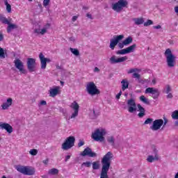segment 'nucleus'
Wrapping results in <instances>:
<instances>
[{
  "label": "nucleus",
  "mask_w": 178,
  "mask_h": 178,
  "mask_svg": "<svg viewBox=\"0 0 178 178\" xmlns=\"http://www.w3.org/2000/svg\"><path fill=\"white\" fill-rule=\"evenodd\" d=\"M7 24H8L7 33H10L12 31V30H15L18 28L17 25H16L15 24H12V23H10V22Z\"/></svg>",
  "instance_id": "obj_24"
},
{
  "label": "nucleus",
  "mask_w": 178,
  "mask_h": 178,
  "mask_svg": "<svg viewBox=\"0 0 178 178\" xmlns=\"http://www.w3.org/2000/svg\"><path fill=\"white\" fill-rule=\"evenodd\" d=\"M0 22L3 24H9L10 20L8 19V18L3 15H0Z\"/></svg>",
  "instance_id": "obj_27"
},
{
  "label": "nucleus",
  "mask_w": 178,
  "mask_h": 178,
  "mask_svg": "<svg viewBox=\"0 0 178 178\" xmlns=\"http://www.w3.org/2000/svg\"><path fill=\"white\" fill-rule=\"evenodd\" d=\"M4 3L6 6V10H7L8 13H10L12 12V6H10V4H9V3H8V1H5Z\"/></svg>",
  "instance_id": "obj_32"
},
{
  "label": "nucleus",
  "mask_w": 178,
  "mask_h": 178,
  "mask_svg": "<svg viewBox=\"0 0 178 178\" xmlns=\"http://www.w3.org/2000/svg\"><path fill=\"white\" fill-rule=\"evenodd\" d=\"M12 102H13V99L12 98L7 99L6 102L3 103L1 105V108L3 111H6V109H9L10 106H12Z\"/></svg>",
  "instance_id": "obj_21"
},
{
  "label": "nucleus",
  "mask_w": 178,
  "mask_h": 178,
  "mask_svg": "<svg viewBox=\"0 0 178 178\" xmlns=\"http://www.w3.org/2000/svg\"><path fill=\"white\" fill-rule=\"evenodd\" d=\"M86 91L90 95H98L100 93L99 90H98L94 82H88L87 83Z\"/></svg>",
  "instance_id": "obj_6"
},
{
  "label": "nucleus",
  "mask_w": 178,
  "mask_h": 178,
  "mask_svg": "<svg viewBox=\"0 0 178 178\" xmlns=\"http://www.w3.org/2000/svg\"><path fill=\"white\" fill-rule=\"evenodd\" d=\"M153 121H154V119H152V118H147L145 121L144 124H151V123H152Z\"/></svg>",
  "instance_id": "obj_40"
},
{
  "label": "nucleus",
  "mask_w": 178,
  "mask_h": 178,
  "mask_svg": "<svg viewBox=\"0 0 178 178\" xmlns=\"http://www.w3.org/2000/svg\"><path fill=\"white\" fill-rule=\"evenodd\" d=\"M132 76L134 77V79H138V80H140V79L141 77V76L138 73H134L132 74Z\"/></svg>",
  "instance_id": "obj_43"
},
{
  "label": "nucleus",
  "mask_w": 178,
  "mask_h": 178,
  "mask_svg": "<svg viewBox=\"0 0 178 178\" xmlns=\"http://www.w3.org/2000/svg\"><path fill=\"white\" fill-rule=\"evenodd\" d=\"M94 72H99V68L97 67H95Z\"/></svg>",
  "instance_id": "obj_58"
},
{
  "label": "nucleus",
  "mask_w": 178,
  "mask_h": 178,
  "mask_svg": "<svg viewBox=\"0 0 178 178\" xmlns=\"http://www.w3.org/2000/svg\"><path fill=\"white\" fill-rule=\"evenodd\" d=\"M162 26H161V25H157V26H153V29H155L156 30H159V29H161Z\"/></svg>",
  "instance_id": "obj_52"
},
{
  "label": "nucleus",
  "mask_w": 178,
  "mask_h": 178,
  "mask_svg": "<svg viewBox=\"0 0 178 178\" xmlns=\"http://www.w3.org/2000/svg\"><path fill=\"white\" fill-rule=\"evenodd\" d=\"M107 142L111 144V145H115V138L113 136H108L107 138Z\"/></svg>",
  "instance_id": "obj_33"
},
{
  "label": "nucleus",
  "mask_w": 178,
  "mask_h": 178,
  "mask_svg": "<svg viewBox=\"0 0 178 178\" xmlns=\"http://www.w3.org/2000/svg\"><path fill=\"white\" fill-rule=\"evenodd\" d=\"M175 178H178V172H177V174L175 175Z\"/></svg>",
  "instance_id": "obj_60"
},
{
  "label": "nucleus",
  "mask_w": 178,
  "mask_h": 178,
  "mask_svg": "<svg viewBox=\"0 0 178 178\" xmlns=\"http://www.w3.org/2000/svg\"><path fill=\"white\" fill-rule=\"evenodd\" d=\"M34 33H35V34H40L41 30L40 29H35L34 30Z\"/></svg>",
  "instance_id": "obj_47"
},
{
  "label": "nucleus",
  "mask_w": 178,
  "mask_h": 178,
  "mask_svg": "<svg viewBox=\"0 0 178 178\" xmlns=\"http://www.w3.org/2000/svg\"><path fill=\"white\" fill-rule=\"evenodd\" d=\"M123 42L125 44V46L130 45V44L133 42V38H131V36H129L123 41Z\"/></svg>",
  "instance_id": "obj_28"
},
{
  "label": "nucleus",
  "mask_w": 178,
  "mask_h": 178,
  "mask_svg": "<svg viewBox=\"0 0 178 178\" xmlns=\"http://www.w3.org/2000/svg\"><path fill=\"white\" fill-rule=\"evenodd\" d=\"M165 88V94H169L172 91V88H170V85H166Z\"/></svg>",
  "instance_id": "obj_42"
},
{
  "label": "nucleus",
  "mask_w": 178,
  "mask_h": 178,
  "mask_svg": "<svg viewBox=\"0 0 178 178\" xmlns=\"http://www.w3.org/2000/svg\"><path fill=\"white\" fill-rule=\"evenodd\" d=\"M163 125V120L162 119H159V120H155L153 122L152 126L150 127L151 130L153 131H156L157 130H159L161 127Z\"/></svg>",
  "instance_id": "obj_13"
},
{
  "label": "nucleus",
  "mask_w": 178,
  "mask_h": 178,
  "mask_svg": "<svg viewBox=\"0 0 178 178\" xmlns=\"http://www.w3.org/2000/svg\"><path fill=\"white\" fill-rule=\"evenodd\" d=\"M48 26H49V24H47Z\"/></svg>",
  "instance_id": "obj_62"
},
{
  "label": "nucleus",
  "mask_w": 178,
  "mask_h": 178,
  "mask_svg": "<svg viewBox=\"0 0 178 178\" xmlns=\"http://www.w3.org/2000/svg\"><path fill=\"white\" fill-rule=\"evenodd\" d=\"M48 162H49V159H46L45 160H44L42 161V163L44 164V165H48Z\"/></svg>",
  "instance_id": "obj_50"
},
{
  "label": "nucleus",
  "mask_w": 178,
  "mask_h": 178,
  "mask_svg": "<svg viewBox=\"0 0 178 178\" xmlns=\"http://www.w3.org/2000/svg\"><path fill=\"white\" fill-rule=\"evenodd\" d=\"M129 2L127 0H119L118 2L113 4L112 9L119 13V12L123 10V8H127Z\"/></svg>",
  "instance_id": "obj_5"
},
{
  "label": "nucleus",
  "mask_w": 178,
  "mask_h": 178,
  "mask_svg": "<svg viewBox=\"0 0 178 178\" xmlns=\"http://www.w3.org/2000/svg\"><path fill=\"white\" fill-rule=\"evenodd\" d=\"M39 58L40 60L41 69H47V63H49L51 59L45 58L42 53L39 54Z\"/></svg>",
  "instance_id": "obj_16"
},
{
  "label": "nucleus",
  "mask_w": 178,
  "mask_h": 178,
  "mask_svg": "<svg viewBox=\"0 0 178 178\" xmlns=\"http://www.w3.org/2000/svg\"><path fill=\"white\" fill-rule=\"evenodd\" d=\"M106 134V131L104 129H97L94 133L92 134V138L95 141H99L102 143L105 141L104 136Z\"/></svg>",
  "instance_id": "obj_4"
},
{
  "label": "nucleus",
  "mask_w": 178,
  "mask_h": 178,
  "mask_svg": "<svg viewBox=\"0 0 178 178\" xmlns=\"http://www.w3.org/2000/svg\"><path fill=\"white\" fill-rule=\"evenodd\" d=\"M58 173H59V170L56 168H51L48 171L49 175H58Z\"/></svg>",
  "instance_id": "obj_30"
},
{
  "label": "nucleus",
  "mask_w": 178,
  "mask_h": 178,
  "mask_svg": "<svg viewBox=\"0 0 178 178\" xmlns=\"http://www.w3.org/2000/svg\"><path fill=\"white\" fill-rule=\"evenodd\" d=\"M133 20L134 21L135 24L136 26H140V24H144V18L138 17V18H134Z\"/></svg>",
  "instance_id": "obj_25"
},
{
  "label": "nucleus",
  "mask_w": 178,
  "mask_h": 178,
  "mask_svg": "<svg viewBox=\"0 0 178 178\" xmlns=\"http://www.w3.org/2000/svg\"><path fill=\"white\" fill-rule=\"evenodd\" d=\"M74 141H76L74 136L67 138L65 141L62 144V149H64L65 151L70 149V148L74 147Z\"/></svg>",
  "instance_id": "obj_7"
},
{
  "label": "nucleus",
  "mask_w": 178,
  "mask_h": 178,
  "mask_svg": "<svg viewBox=\"0 0 178 178\" xmlns=\"http://www.w3.org/2000/svg\"><path fill=\"white\" fill-rule=\"evenodd\" d=\"M69 159H70V155H67L65 156V162H67V161H69Z\"/></svg>",
  "instance_id": "obj_57"
},
{
  "label": "nucleus",
  "mask_w": 178,
  "mask_h": 178,
  "mask_svg": "<svg viewBox=\"0 0 178 178\" xmlns=\"http://www.w3.org/2000/svg\"><path fill=\"white\" fill-rule=\"evenodd\" d=\"M172 118L174 119L175 120H178V110L175 111L172 113Z\"/></svg>",
  "instance_id": "obj_34"
},
{
  "label": "nucleus",
  "mask_w": 178,
  "mask_h": 178,
  "mask_svg": "<svg viewBox=\"0 0 178 178\" xmlns=\"http://www.w3.org/2000/svg\"><path fill=\"white\" fill-rule=\"evenodd\" d=\"M127 105L129 106L128 111L130 113H133V112H136L137 108H136V101L133 99H130L127 101Z\"/></svg>",
  "instance_id": "obj_17"
},
{
  "label": "nucleus",
  "mask_w": 178,
  "mask_h": 178,
  "mask_svg": "<svg viewBox=\"0 0 178 178\" xmlns=\"http://www.w3.org/2000/svg\"><path fill=\"white\" fill-rule=\"evenodd\" d=\"M140 101H141L142 102H143V104H145L146 105H149L150 104L149 100L147 99L146 97L144 95H141L140 97Z\"/></svg>",
  "instance_id": "obj_29"
},
{
  "label": "nucleus",
  "mask_w": 178,
  "mask_h": 178,
  "mask_svg": "<svg viewBox=\"0 0 178 178\" xmlns=\"http://www.w3.org/2000/svg\"><path fill=\"white\" fill-rule=\"evenodd\" d=\"M136 72H141V70H139L138 68H132V69H130L129 71H128V74H130L131 73H134Z\"/></svg>",
  "instance_id": "obj_36"
},
{
  "label": "nucleus",
  "mask_w": 178,
  "mask_h": 178,
  "mask_svg": "<svg viewBox=\"0 0 178 178\" xmlns=\"http://www.w3.org/2000/svg\"><path fill=\"white\" fill-rule=\"evenodd\" d=\"M3 41V34L0 32V42Z\"/></svg>",
  "instance_id": "obj_54"
},
{
  "label": "nucleus",
  "mask_w": 178,
  "mask_h": 178,
  "mask_svg": "<svg viewBox=\"0 0 178 178\" xmlns=\"http://www.w3.org/2000/svg\"><path fill=\"white\" fill-rule=\"evenodd\" d=\"M145 94H152V97L153 99H158L159 97V90L155 88H147L145 90Z\"/></svg>",
  "instance_id": "obj_8"
},
{
  "label": "nucleus",
  "mask_w": 178,
  "mask_h": 178,
  "mask_svg": "<svg viewBox=\"0 0 178 178\" xmlns=\"http://www.w3.org/2000/svg\"><path fill=\"white\" fill-rule=\"evenodd\" d=\"M166 123H168V120H165L163 122V126H165Z\"/></svg>",
  "instance_id": "obj_59"
},
{
  "label": "nucleus",
  "mask_w": 178,
  "mask_h": 178,
  "mask_svg": "<svg viewBox=\"0 0 178 178\" xmlns=\"http://www.w3.org/2000/svg\"><path fill=\"white\" fill-rule=\"evenodd\" d=\"M121 84L122 91H124V90H127V88H129V81L127 79H122Z\"/></svg>",
  "instance_id": "obj_23"
},
{
  "label": "nucleus",
  "mask_w": 178,
  "mask_h": 178,
  "mask_svg": "<svg viewBox=\"0 0 178 178\" xmlns=\"http://www.w3.org/2000/svg\"><path fill=\"white\" fill-rule=\"evenodd\" d=\"M29 1H33V0H29Z\"/></svg>",
  "instance_id": "obj_63"
},
{
  "label": "nucleus",
  "mask_w": 178,
  "mask_h": 178,
  "mask_svg": "<svg viewBox=\"0 0 178 178\" xmlns=\"http://www.w3.org/2000/svg\"><path fill=\"white\" fill-rule=\"evenodd\" d=\"M14 64L16 67L22 74H26V71L24 69V65L23 64V62L19 58L15 59L14 60Z\"/></svg>",
  "instance_id": "obj_12"
},
{
  "label": "nucleus",
  "mask_w": 178,
  "mask_h": 178,
  "mask_svg": "<svg viewBox=\"0 0 178 178\" xmlns=\"http://www.w3.org/2000/svg\"><path fill=\"white\" fill-rule=\"evenodd\" d=\"M151 24H154V22L151 19H148L146 22L144 23L145 27H148V26H151Z\"/></svg>",
  "instance_id": "obj_37"
},
{
  "label": "nucleus",
  "mask_w": 178,
  "mask_h": 178,
  "mask_svg": "<svg viewBox=\"0 0 178 178\" xmlns=\"http://www.w3.org/2000/svg\"><path fill=\"white\" fill-rule=\"evenodd\" d=\"M6 56H5V51L2 47H0V59H5Z\"/></svg>",
  "instance_id": "obj_35"
},
{
  "label": "nucleus",
  "mask_w": 178,
  "mask_h": 178,
  "mask_svg": "<svg viewBox=\"0 0 178 178\" xmlns=\"http://www.w3.org/2000/svg\"><path fill=\"white\" fill-rule=\"evenodd\" d=\"M124 38V35H119L117 36H114L113 39H111L110 41V48L111 49H115V47L119 44V41H122V39Z\"/></svg>",
  "instance_id": "obj_11"
},
{
  "label": "nucleus",
  "mask_w": 178,
  "mask_h": 178,
  "mask_svg": "<svg viewBox=\"0 0 178 178\" xmlns=\"http://www.w3.org/2000/svg\"><path fill=\"white\" fill-rule=\"evenodd\" d=\"M70 108L73 109L74 113L72 114L70 119H74V118H77L79 116V109H80V106L77 102H73L71 105Z\"/></svg>",
  "instance_id": "obj_10"
},
{
  "label": "nucleus",
  "mask_w": 178,
  "mask_h": 178,
  "mask_svg": "<svg viewBox=\"0 0 178 178\" xmlns=\"http://www.w3.org/2000/svg\"><path fill=\"white\" fill-rule=\"evenodd\" d=\"M45 33H47V29H42L41 31H40V34L42 35H44V34H45Z\"/></svg>",
  "instance_id": "obj_48"
},
{
  "label": "nucleus",
  "mask_w": 178,
  "mask_h": 178,
  "mask_svg": "<svg viewBox=\"0 0 178 178\" xmlns=\"http://www.w3.org/2000/svg\"><path fill=\"white\" fill-rule=\"evenodd\" d=\"M121 95H122V91H120V92L116 95V99H120Z\"/></svg>",
  "instance_id": "obj_51"
},
{
  "label": "nucleus",
  "mask_w": 178,
  "mask_h": 178,
  "mask_svg": "<svg viewBox=\"0 0 178 178\" xmlns=\"http://www.w3.org/2000/svg\"><path fill=\"white\" fill-rule=\"evenodd\" d=\"M124 60H127V56H124V57H120V58H116V56H113L110 58V62L112 64L122 63V62H124Z\"/></svg>",
  "instance_id": "obj_20"
},
{
  "label": "nucleus",
  "mask_w": 178,
  "mask_h": 178,
  "mask_svg": "<svg viewBox=\"0 0 178 178\" xmlns=\"http://www.w3.org/2000/svg\"><path fill=\"white\" fill-rule=\"evenodd\" d=\"M167 94H168V95H167V98H168V99H172V98H173V95H172L171 92H169V93H167Z\"/></svg>",
  "instance_id": "obj_49"
},
{
  "label": "nucleus",
  "mask_w": 178,
  "mask_h": 178,
  "mask_svg": "<svg viewBox=\"0 0 178 178\" xmlns=\"http://www.w3.org/2000/svg\"><path fill=\"white\" fill-rule=\"evenodd\" d=\"M137 45L136 44H134L126 49H123L122 50H118L116 51L117 55H126V54H130L131 52H134V49H136V47Z\"/></svg>",
  "instance_id": "obj_9"
},
{
  "label": "nucleus",
  "mask_w": 178,
  "mask_h": 178,
  "mask_svg": "<svg viewBox=\"0 0 178 178\" xmlns=\"http://www.w3.org/2000/svg\"><path fill=\"white\" fill-rule=\"evenodd\" d=\"M40 105H47V102L44 101V100H42V101L40 102Z\"/></svg>",
  "instance_id": "obj_55"
},
{
  "label": "nucleus",
  "mask_w": 178,
  "mask_h": 178,
  "mask_svg": "<svg viewBox=\"0 0 178 178\" xmlns=\"http://www.w3.org/2000/svg\"><path fill=\"white\" fill-rule=\"evenodd\" d=\"M82 165L83 166H86V168H91V162L90 161L83 162Z\"/></svg>",
  "instance_id": "obj_41"
},
{
  "label": "nucleus",
  "mask_w": 178,
  "mask_h": 178,
  "mask_svg": "<svg viewBox=\"0 0 178 178\" xmlns=\"http://www.w3.org/2000/svg\"><path fill=\"white\" fill-rule=\"evenodd\" d=\"M70 51L73 54V55H75V56H79V55H80V51L77 49L70 47Z\"/></svg>",
  "instance_id": "obj_31"
},
{
  "label": "nucleus",
  "mask_w": 178,
  "mask_h": 178,
  "mask_svg": "<svg viewBox=\"0 0 178 178\" xmlns=\"http://www.w3.org/2000/svg\"><path fill=\"white\" fill-rule=\"evenodd\" d=\"M0 129L6 130L9 134L13 133V127L6 122H0Z\"/></svg>",
  "instance_id": "obj_18"
},
{
  "label": "nucleus",
  "mask_w": 178,
  "mask_h": 178,
  "mask_svg": "<svg viewBox=\"0 0 178 178\" xmlns=\"http://www.w3.org/2000/svg\"><path fill=\"white\" fill-rule=\"evenodd\" d=\"M15 169L25 176H33V175H35V168L31 166L17 165L15 166Z\"/></svg>",
  "instance_id": "obj_2"
},
{
  "label": "nucleus",
  "mask_w": 178,
  "mask_h": 178,
  "mask_svg": "<svg viewBox=\"0 0 178 178\" xmlns=\"http://www.w3.org/2000/svg\"><path fill=\"white\" fill-rule=\"evenodd\" d=\"M49 97L52 98H55V97L59 94H60V86H55L53 88H51L49 90Z\"/></svg>",
  "instance_id": "obj_19"
},
{
  "label": "nucleus",
  "mask_w": 178,
  "mask_h": 178,
  "mask_svg": "<svg viewBox=\"0 0 178 178\" xmlns=\"http://www.w3.org/2000/svg\"><path fill=\"white\" fill-rule=\"evenodd\" d=\"M124 45H126V44H124V42H119V43H118V47H119V48H120L121 49H122V48H124Z\"/></svg>",
  "instance_id": "obj_46"
},
{
  "label": "nucleus",
  "mask_w": 178,
  "mask_h": 178,
  "mask_svg": "<svg viewBox=\"0 0 178 178\" xmlns=\"http://www.w3.org/2000/svg\"><path fill=\"white\" fill-rule=\"evenodd\" d=\"M78 17H77V16H76V15L73 16V17H72V22H76V20H77Z\"/></svg>",
  "instance_id": "obj_53"
},
{
  "label": "nucleus",
  "mask_w": 178,
  "mask_h": 178,
  "mask_svg": "<svg viewBox=\"0 0 178 178\" xmlns=\"http://www.w3.org/2000/svg\"><path fill=\"white\" fill-rule=\"evenodd\" d=\"M113 158V154L111 152H108L104 156L102 159V168L100 174V178H108V172H109V168H111V161Z\"/></svg>",
  "instance_id": "obj_1"
},
{
  "label": "nucleus",
  "mask_w": 178,
  "mask_h": 178,
  "mask_svg": "<svg viewBox=\"0 0 178 178\" xmlns=\"http://www.w3.org/2000/svg\"><path fill=\"white\" fill-rule=\"evenodd\" d=\"M51 0H44L43 1V6H44L45 8H47V6H48L49 5V2Z\"/></svg>",
  "instance_id": "obj_44"
},
{
  "label": "nucleus",
  "mask_w": 178,
  "mask_h": 178,
  "mask_svg": "<svg viewBox=\"0 0 178 178\" xmlns=\"http://www.w3.org/2000/svg\"><path fill=\"white\" fill-rule=\"evenodd\" d=\"M137 106L138 111H140V113L138 114V116H139L140 118H144V116L145 115V108L142 107L141 104H138Z\"/></svg>",
  "instance_id": "obj_22"
},
{
  "label": "nucleus",
  "mask_w": 178,
  "mask_h": 178,
  "mask_svg": "<svg viewBox=\"0 0 178 178\" xmlns=\"http://www.w3.org/2000/svg\"><path fill=\"white\" fill-rule=\"evenodd\" d=\"M92 169H94L95 170L99 169V165H98V163H97V162L92 163Z\"/></svg>",
  "instance_id": "obj_39"
},
{
  "label": "nucleus",
  "mask_w": 178,
  "mask_h": 178,
  "mask_svg": "<svg viewBox=\"0 0 178 178\" xmlns=\"http://www.w3.org/2000/svg\"><path fill=\"white\" fill-rule=\"evenodd\" d=\"M60 83H61L62 86H63L64 82L63 81H60Z\"/></svg>",
  "instance_id": "obj_61"
},
{
  "label": "nucleus",
  "mask_w": 178,
  "mask_h": 178,
  "mask_svg": "<svg viewBox=\"0 0 178 178\" xmlns=\"http://www.w3.org/2000/svg\"><path fill=\"white\" fill-rule=\"evenodd\" d=\"M168 67H175L176 66V56L172 52L170 49H167L164 52Z\"/></svg>",
  "instance_id": "obj_3"
},
{
  "label": "nucleus",
  "mask_w": 178,
  "mask_h": 178,
  "mask_svg": "<svg viewBox=\"0 0 178 178\" xmlns=\"http://www.w3.org/2000/svg\"><path fill=\"white\" fill-rule=\"evenodd\" d=\"M159 159V157L158 156L157 154H156L154 157V156H148L147 161V162L152 163L154 161H158Z\"/></svg>",
  "instance_id": "obj_26"
},
{
  "label": "nucleus",
  "mask_w": 178,
  "mask_h": 178,
  "mask_svg": "<svg viewBox=\"0 0 178 178\" xmlns=\"http://www.w3.org/2000/svg\"><path fill=\"white\" fill-rule=\"evenodd\" d=\"M85 143L84 141L80 140L79 142L78 143V147L80 148L81 147H83Z\"/></svg>",
  "instance_id": "obj_45"
},
{
  "label": "nucleus",
  "mask_w": 178,
  "mask_h": 178,
  "mask_svg": "<svg viewBox=\"0 0 178 178\" xmlns=\"http://www.w3.org/2000/svg\"><path fill=\"white\" fill-rule=\"evenodd\" d=\"M27 69L28 70L32 73V72H35V59L33 58H29L27 59Z\"/></svg>",
  "instance_id": "obj_14"
},
{
  "label": "nucleus",
  "mask_w": 178,
  "mask_h": 178,
  "mask_svg": "<svg viewBox=\"0 0 178 178\" xmlns=\"http://www.w3.org/2000/svg\"><path fill=\"white\" fill-rule=\"evenodd\" d=\"M81 156H90V158H95L97 153L92 152V149L90 147H86L81 153Z\"/></svg>",
  "instance_id": "obj_15"
},
{
  "label": "nucleus",
  "mask_w": 178,
  "mask_h": 178,
  "mask_svg": "<svg viewBox=\"0 0 178 178\" xmlns=\"http://www.w3.org/2000/svg\"><path fill=\"white\" fill-rule=\"evenodd\" d=\"M86 16H87V17H88V19H92V16L90 13H87Z\"/></svg>",
  "instance_id": "obj_56"
},
{
  "label": "nucleus",
  "mask_w": 178,
  "mask_h": 178,
  "mask_svg": "<svg viewBox=\"0 0 178 178\" xmlns=\"http://www.w3.org/2000/svg\"><path fill=\"white\" fill-rule=\"evenodd\" d=\"M29 154L33 156L37 155L38 154V151L35 149H32L29 151Z\"/></svg>",
  "instance_id": "obj_38"
}]
</instances>
